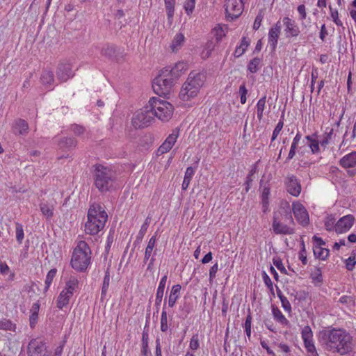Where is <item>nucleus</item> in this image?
I'll use <instances>...</instances> for the list:
<instances>
[{
	"instance_id": "f257e3e1",
	"label": "nucleus",
	"mask_w": 356,
	"mask_h": 356,
	"mask_svg": "<svg viewBox=\"0 0 356 356\" xmlns=\"http://www.w3.org/2000/svg\"><path fill=\"white\" fill-rule=\"evenodd\" d=\"M320 342L326 350L340 355H346L353 350V338L343 330L332 329L321 332Z\"/></svg>"
},
{
	"instance_id": "f03ea898",
	"label": "nucleus",
	"mask_w": 356,
	"mask_h": 356,
	"mask_svg": "<svg viewBox=\"0 0 356 356\" xmlns=\"http://www.w3.org/2000/svg\"><path fill=\"white\" fill-rule=\"evenodd\" d=\"M93 185L101 193H111L119 188L116 172L109 165L97 163L92 167Z\"/></svg>"
},
{
	"instance_id": "7ed1b4c3",
	"label": "nucleus",
	"mask_w": 356,
	"mask_h": 356,
	"mask_svg": "<svg viewBox=\"0 0 356 356\" xmlns=\"http://www.w3.org/2000/svg\"><path fill=\"white\" fill-rule=\"evenodd\" d=\"M92 264V251L84 241H78L70 260L71 267L76 272L86 273Z\"/></svg>"
},
{
	"instance_id": "20e7f679",
	"label": "nucleus",
	"mask_w": 356,
	"mask_h": 356,
	"mask_svg": "<svg viewBox=\"0 0 356 356\" xmlns=\"http://www.w3.org/2000/svg\"><path fill=\"white\" fill-rule=\"evenodd\" d=\"M85 223V232L87 234L96 235L102 231L108 220V215L104 208L98 204L90 206Z\"/></svg>"
},
{
	"instance_id": "39448f33",
	"label": "nucleus",
	"mask_w": 356,
	"mask_h": 356,
	"mask_svg": "<svg viewBox=\"0 0 356 356\" xmlns=\"http://www.w3.org/2000/svg\"><path fill=\"white\" fill-rule=\"evenodd\" d=\"M204 81L205 75L203 73L191 72L181 87L179 94V98L187 102L196 97Z\"/></svg>"
},
{
	"instance_id": "423d86ee",
	"label": "nucleus",
	"mask_w": 356,
	"mask_h": 356,
	"mask_svg": "<svg viewBox=\"0 0 356 356\" xmlns=\"http://www.w3.org/2000/svg\"><path fill=\"white\" fill-rule=\"evenodd\" d=\"M148 104L149 109L154 114V118H157L163 122H167L171 118L174 107L166 100L160 97H152L149 99Z\"/></svg>"
},
{
	"instance_id": "0eeeda50",
	"label": "nucleus",
	"mask_w": 356,
	"mask_h": 356,
	"mask_svg": "<svg viewBox=\"0 0 356 356\" xmlns=\"http://www.w3.org/2000/svg\"><path fill=\"white\" fill-rule=\"evenodd\" d=\"M79 289V280L77 277L71 275L65 282V286L61 290L56 298V307L59 309H63L67 307L70 300L72 299L74 293Z\"/></svg>"
},
{
	"instance_id": "6e6552de",
	"label": "nucleus",
	"mask_w": 356,
	"mask_h": 356,
	"mask_svg": "<svg viewBox=\"0 0 356 356\" xmlns=\"http://www.w3.org/2000/svg\"><path fill=\"white\" fill-rule=\"evenodd\" d=\"M174 85V79L164 70H161L152 82L154 92L159 96H166L170 94Z\"/></svg>"
},
{
	"instance_id": "1a4fd4ad",
	"label": "nucleus",
	"mask_w": 356,
	"mask_h": 356,
	"mask_svg": "<svg viewBox=\"0 0 356 356\" xmlns=\"http://www.w3.org/2000/svg\"><path fill=\"white\" fill-rule=\"evenodd\" d=\"M154 114L149 109L147 103L142 108L135 112L132 117L131 122L136 129L144 128L148 127L154 121Z\"/></svg>"
},
{
	"instance_id": "9d476101",
	"label": "nucleus",
	"mask_w": 356,
	"mask_h": 356,
	"mask_svg": "<svg viewBox=\"0 0 356 356\" xmlns=\"http://www.w3.org/2000/svg\"><path fill=\"white\" fill-rule=\"evenodd\" d=\"M282 28H284V30L286 32L289 31V18L288 17H285L282 22L278 21L269 30L268 35V44L272 51H274L276 49L277 40Z\"/></svg>"
},
{
	"instance_id": "9b49d317",
	"label": "nucleus",
	"mask_w": 356,
	"mask_h": 356,
	"mask_svg": "<svg viewBox=\"0 0 356 356\" xmlns=\"http://www.w3.org/2000/svg\"><path fill=\"white\" fill-rule=\"evenodd\" d=\"M248 0H225V8L227 18L232 21L243 13Z\"/></svg>"
},
{
	"instance_id": "f8f14e48",
	"label": "nucleus",
	"mask_w": 356,
	"mask_h": 356,
	"mask_svg": "<svg viewBox=\"0 0 356 356\" xmlns=\"http://www.w3.org/2000/svg\"><path fill=\"white\" fill-rule=\"evenodd\" d=\"M292 211L296 220L302 225H307L309 222V213L306 208L300 202L296 201L292 204Z\"/></svg>"
},
{
	"instance_id": "ddd939ff",
	"label": "nucleus",
	"mask_w": 356,
	"mask_h": 356,
	"mask_svg": "<svg viewBox=\"0 0 356 356\" xmlns=\"http://www.w3.org/2000/svg\"><path fill=\"white\" fill-rule=\"evenodd\" d=\"M302 338L309 356H318L313 341V334L309 326H305L302 332Z\"/></svg>"
},
{
	"instance_id": "4468645a",
	"label": "nucleus",
	"mask_w": 356,
	"mask_h": 356,
	"mask_svg": "<svg viewBox=\"0 0 356 356\" xmlns=\"http://www.w3.org/2000/svg\"><path fill=\"white\" fill-rule=\"evenodd\" d=\"M46 344L39 339L31 340L28 346V356H47Z\"/></svg>"
},
{
	"instance_id": "2eb2a0df",
	"label": "nucleus",
	"mask_w": 356,
	"mask_h": 356,
	"mask_svg": "<svg viewBox=\"0 0 356 356\" xmlns=\"http://www.w3.org/2000/svg\"><path fill=\"white\" fill-rule=\"evenodd\" d=\"M355 218L352 215H346L341 218L335 224L334 230L337 234L348 232L353 225Z\"/></svg>"
},
{
	"instance_id": "dca6fc26",
	"label": "nucleus",
	"mask_w": 356,
	"mask_h": 356,
	"mask_svg": "<svg viewBox=\"0 0 356 356\" xmlns=\"http://www.w3.org/2000/svg\"><path fill=\"white\" fill-rule=\"evenodd\" d=\"M188 69V65L187 63L179 61L170 69L169 67H166L163 70L166 74L175 80L179 79L182 74H185Z\"/></svg>"
},
{
	"instance_id": "f3484780",
	"label": "nucleus",
	"mask_w": 356,
	"mask_h": 356,
	"mask_svg": "<svg viewBox=\"0 0 356 356\" xmlns=\"http://www.w3.org/2000/svg\"><path fill=\"white\" fill-rule=\"evenodd\" d=\"M74 75V73L72 70V67L70 63H61L59 65L56 72V76L60 81H66L69 79L72 78Z\"/></svg>"
},
{
	"instance_id": "a211bd4d",
	"label": "nucleus",
	"mask_w": 356,
	"mask_h": 356,
	"mask_svg": "<svg viewBox=\"0 0 356 356\" xmlns=\"http://www.w3.org/2000/svg\"><path fill=\"white\" fill-rule=\"evenodd\" d=\"M178 138V133L173 131L171 134H170L165 141L162 143V145L158 149V153L159 154H165L169 152Z\"/></svg>"
},
{
	"instance_id": "6ab92c4d",
	"label": "nucleus",
	"mask_w": 356,
	"mask_h": 356,
	"mask_svg": "<svg viewBox=\"0 0 356 356\" xmlns=\"http://www.w3.org/2000/svg\"><path fill=\"white\" fill-rule=\"evenodd\" d=\"M178 138V133L173 131L171 134H170L165 141L162 143V145L158 149V153L159 154H165L169 152Z\"/></svg>"
},
{
	"instance_id": "aec40b11",
	"label": "nucleus",
	"mask_w": 356,
	"mask_h": 356,
	"mask_svg": "<svg viewBox=\"0 0 356 356\" xmlns=\"http://www.w3.org/2000/svg\"><path fill=\"white\" fill-rule=\"evenodd\" d=\"M29 129L27 122L23 119H17L12 123V131L15 135H26Z\"/></svg>"
},
{
	"instance_id": "412c9836",
	"label": "nucleus",
	"mask_w": 356,
	"mask_h": 356,
	"mask_svg": "<svg viewBox=\"0 0 356 356\" xmlns=\"http://www.w3.org/2000/svg\"><path fill=\"white\" fill-rule=\"evenodd\" d=\"M167 278L168 277L166 275L161 277L158 288L156 289L155 305L157 308V310L159 309V307H160L162 302L163 296L164 294V290L167 282Z\"/></svg>"
},
{
	"instance_id": "4be33fe9",
	"label": "nucleus",
	"mask_w": 356,
	"mask_h": 356,
	"mask_svg": "<svg viewBox=\"0 0 356 356\" xmlns=\"http://www.w3.org/2000/svg\"><path fill=\"white\" fill-rule=\"evenodd\" d=\"M181 286L180 284H175L172 286L170 295L168 299V305L169 307L172 308L177 300L180 297V291Z\"/></svg>"
},
{
	"instance_id": "5701e85b",
	"label": "nucleus",
	"mask_w": 356,
	"mask_h": 356,
	"mask_svg": "<svg viewBox=\"0 0 356 356\" xmlns=\"http://www.w3.org/2000/svg\"><path fill=\"white\" fill-rule=\"evenodd\" d=\"M339 164L344 168L356 166V152H352L343 156L339 161Z\"/></svg>"
},
{
	"instance_id": "b1692460",
	"label": "nucleus",
	"mask_w": 356,
	"mask_h": 356,
	"mask_svg": "<svg viewBox=\"0 0 356 356\" xmlns=\"http://www.w3.org/2000/svg\"><path fill=\"white\" fill-rule=\"evenodd\" d=\"M101 55L108 58H113L115 56L117 52V47L113 44H104L99 47Z\"/></svg>"
},
{
	"instance_id": "393cba45",
	"label": "nucleus",
	"mask_w": 356,
	"mask_h": 356,
	"mask_svg": "<svg viewBox=\"0 0 356 356\" xmlns=\"http://www.w3.org/2000/svg\"><path fill=\"white\" fill-rule=\"evenodd\" d=\"M228 27L227 25L224 24H217L213 29L212 33L216 38V40L218 42L221 41V40L226 35L227 33Z\"/></svg>"
},
{
	"instance_id": "a878e982",
	"label": "nucleus",
	"mask_w": 356,
	"mask_h": 356,
	"mask_svg": "<svg viewBox=\"0 0 356 356\" xmlns=\"http://www.w3.org/2000/svg\"><path fill=\"white\" fill-rule=\"evenodd\" d=\"M40 305L39 302H34L31 308L30 309V317H29V321H30V326L33 328L35 327V324L37 323L38 318V312L40 310Z\"/></svg>"
},
{
	"instance_id": "bb28decb",
	"label": "nucleus",
	"mask_w": 356,
	"mask_h": 356,
	"mask_svg": "<svg viewBox=\"0 0 356 356\" xmlns=\"http://www.w3.org/2000/svg\"><path fill=\"white\" fill-rule=\"evenodd\" d=\"M185 41V37L183 33H177L171 43L170 48L173 52L177 51L183 45Z\"/></svg>"
},
{
	"instance_id": "cd10ccee",
	"label": "nucleus",
	"mask_w": 356,
	"mask_h": 356,
	"mask_svg": "<svg viewBox=\"0 0 356 356\" xmlns=\"http://www.w3.org/2000/svg\"><path fill=\"white\" fill-rule=\"evenodd\" d=\"M195 174V169L193 167H188L186 170L184 180L181 184V188L183 191H186L190 184V182Z\"/></svg>"
},
{
	"instance_id": "c85d7f7f",
	"label": "nucleus",
	"mask_w": 356,
	"mask_h": 356,
	"mask_svg": "<svg viewBox=\"0 0 356 356\" xmlns=\"http://www.w3.org/2000/svg\"><path fill=\"white\" fill-rule=\"evenodd\" d=\"M249 44V40L246 37H243L241 41V44L236 47V49L234 52V56L236 58L242 56L246 51Z\"/></svg>"
},
{
	"instance_id": "c756f323",
	"label": "nucleus",
	"mask_w": 356,
	"mask_h": 356,
	"mask_svg": "<svg viewBox=\"0 0 356 356\" xmlns=\"http://www.w3.org/2000/svg\"><path fill=\"white\" fill-rule=\"evenodd\" d=\"M156 237L155 235H154L149 238L147 245L145 248V257H144L145 261H147L152 257V252L156 246Z\"/></svg>"
},
{
	"instance_id": "7c9ffc66",
	"label": "nucleus",
	"mask_w": 356,
	"mask_h": 356,
	"mask_svg": "<svg viewBox=\"0 0 356 356\" xmlns=\"http://www.w3.org/2000/svg\"><path fill=\"white\" fill-rule=\"evenodd\" d=\"M313 252L316 258L325 260L329 256L330 250L323 247H313Z\"/></svg>"
},
{
	"instance_id": "2f4dec72",
	"label": "nucleus",
	"mask_w": 356,
	"mask_h": 356,
	"mask_svg": "<svg viewBox=\"0 0 356 356\" xmlns=\"http://www.w3.org/2000/svg\"><path fill=\"white\" fill-rule=\"evenodd\" d=\"M168 330V315L166 312V300L164 301L161 315V331L167 332Z\"/></svg>"
},
{
	"instance_id": "473e14b6",
	"label": "nucleus",
	"mask_w": 356,
	"mask_h": 356,
	"mask_svg": "<svg viewBox=\"0 0 356 356\" xmlns=\"http://www.w3.org/2000/svg\"><path fill=\"white\" fill-rule=\"evenodd\" d=\"M110 279H111L110 270H109V268H107V269L105 272V275L104 277L102 287V292H101V298H104L106 295V293L108 291L109 284H110Z\"/></svg>"
},
{
	"instance_id": "72a5a7b5",
	"label": "nucleus",
	"mask_w": 356,
	"mask_h": 356,
	"mask_svg": "<svg viewBox=\"0 0 356 356\" xmlns=\"http://www.w3.org/2000/svg\"><path fill=\"white\" fill-rule=\"evenodd\" d=\"M269 195H270V188L268 187H264L261 193V203L263 211L266 212L268 209L269 205Z\"/></svg>"
},
{
	"instance_id": "f704fd0d",
	"label": "nucleus",
	"mask_w": 356,
	"mask_h": 356,
	"mask_svg": "<svg viewBox=\"0 0 356 356\" xmlns=\"http://www.w3.org/2000/svg\"><path fill=\"white\" fill-rule=\"evenodd\" d=\"M301 185L298 180L291 177V195L298 197L301 193Z\"/></svg>"
},
{
	"instance_id": "c9c22d12",
	"label": "nucleus",
	"mask_w": 356,
	"mask_h": 356,
	"mask_svg": "<svg viewBox=\"0 0 356 356\" xmlns=\"http://www.w3.org/2000/svg\"><path fill=\"white\" fill-rule=\"evenodd\" d=\"M149 336L147 332H143L142 334L141 353L143 356H149L150 352L149 349Z\"/></svg>"
},
{
	"instance_id": "e433bc0d",
	"label": "nucleus",
	"mask_w": 356,
	"mask_h": 356,
	"mask_svg": "<svg viewBox=\"0 0 356 356\" xmlns=\"http://www.w3.org/2000/svg\"><path fill=\"white\" fill-rule=\"evenodd\" d=\"M40 209L43 216L47 219L51 218L54 215V208L52 205H49L46 203H41L40 204Z\"/></svg>"
},
{
	"instance_id": "4c0bfd02",
	"label": "nucleus",
	"mask_w": 356,
	"mask_h": 356,
	"mask_svg": "<svg viewBox=\"0 0 356 356\" xmlns=\"http://www.w3.org/2000/svg\"><path fill=\"white\" fill-rule=\"evenodd\" d=\"M56 273H57V270L56 268H52L47 273V274L46 275L45 281H44V284H45V286L44 289V293H46L49 290L51 284H52V282H53L54 277H56Z\"/></svg>"
},
{
	"instance_id": "58836bf2",
	"label": "nucleus",
	"mask_w": 356,
	"mask_h": 356,
	"mask_svg": "<svg viewBox=\"0 0 356 356\" xmlns=\"http://www.w3.org/2000/svg\"><path fill=\"white\" fill-rule=\"evenodd\" d=\"M261 63V59L259 58H254L253 59L250 60L248 65V71H249L252 74H254L257 72V71L259 69V66Z\"/></svg>"
},
{
	"instance_id": "ea45409f",
	"label": "nucleus",
	"mask_w": 356,
	"mask_h": 356,
	"mask_svg": "<svg viewBox=\"0 0 356 356\" xmlns=\"http://www.w3.org/2000/svg\"><path fill=\"white\" fill-rule=\"evenodd\" d=\"M314 136H307L305 139L307 140L308 145L312 153L315 154L319 152V143Z\"/></svg>"
},
{
	"instance_id": "a19ab883",
	"label": "nucleus",
	"mask_w": 356,
	"mask_h": 356,
	"mask_svg": "<svg viewBox=\"0 0 356 356\" xmlns=\"http://www.w3.org/2000/svg\"><path fill=\"white\" fill-rule=\"evenodd\" d=\"M54 74L51 71L45 70L41 75V81L44 85L51 86L54 82Z\"/></svg>"
},
{
	"instance_id": "79ce46f5",
	"label": "nucleus",
	"mask_w": 356,
	"mask_h": 356,
	"mask_svg": "<svg viewBox=\"0 0 356 356\" xmlns=\"http://www.w3.org/2000/svg\"><path fill=\"white\" fill-rule=\"evenodd\" d=\"M175 2L165 3L167 18L170 24L172 23L173 20V16L175 13Z\"/></svg>"
},
{
	"instance_id": "37998d69",
	"label": "nucleus",
	"mask_w": 356,
	"mask_h": 356,
	"mask_svg": "<svg viewBox=\"0 0 356 356\" xmlns=\"http://www.w3.org/2000/svg\"><path fill=\"white\" fill-rule=\"evenodd\" d=\"M273 315L274 316V318L279 322L282 325L287 324L288 321L285 318V316L282 314V312L278 309L275 307H273L272 309Z\"/></svg>"
},
{
	"instance_id": "c03bdc74",
	"label": "nucleus",
	"mask_w": 356,
	"mask_h": 356,
	"mask_svg": "<svg viewBox=\"0 0 356 356\" xmlns=\"http://www.w3.org/2000/svg\"><path fill=\"white\" fill-rule=\"evenodd\" d=\"M266 96L261 98L257 104V118L261 120L263 117L264 111L266 105Z\"/></svg>"
},
{
	"instance_id": "a18cd8bd",
	"label": "nucleus",
	"mask_w": 356,
	"mask_h": 356,
	"mask_svg": "<svg viewBox=\"0 0 356 356\" xmlns=\"http://www.w3.org/2000/svg\"><path fill=\"white\" fill-rule=\"evenodd\" d=\"M196 0H186L184 3V9L185 10V13L187 14V15L191 16L195 7Z\"/></svg>"
},
{
	"instance_id": "49530a36",
	"label": "nucleus",
	"mask_w": 356,
	"mask_h": 356,
	"mask_svg": "<svg viewBox=\"0 0 356 356\" xmlns=\"http://www.w3.org/2000/svg\"><path fill=\"white\" fill-rule=\"evenodd\" d=\"M273 228L276 234H287L289 232V227L282 223L274 220L273 224Z\"/></svg>"
},
{
	"instance_id": "de8ad7c7",
	"label": "nucleus",
	"mask_w": 356,
	"mask_h": 356,
	"mask_svg": "<svg viewBox=\"0 0 356 356\" xmlns=\"http://www.w3.org/2000/svg\"><path fill=\"white\" fill-rule=\"evenodd\" d=\"M15 234L17 241L19 244H21L24 237V233L22 225L19 222L15 224Z\"/></svg>"
},
{
	"instance_id": "09e8293b",
	"label": "nucleus",
	"mask_w": 356,
	"mask_h": 356,
	"mask_svg": "<svg viewBox=\"0 0 356 356\" xmlns=\"http://www.w3.org/2000/svg\"><path fill=\"white\" fill-rule=\"evenodd\" d=\"M0 329L15 332L16 330V325L9 320H2L0 321Z\"/></svg>"
},
{
	"instance_id": "8fccbe9b",
	"label": "nucleus",
	"mask_w": 356,
	"mask_h": 356,
	"mask_svg": "<svg viewBox=\"0 0 356 356\" xmlns=\"http://www.w3.org/2000/svg\"><path fill=\"white\" fill-rule=\"evenodd\" d=\"M277 294L279 298L280 299L282 305L284 310L289 312V301L288 300L287 298L283 295L281 290L278 288H277Z\"/></svg>"
},
{
	"instance_id": "3c124183",
	"label": "nucleus",
	"mask_w": 356,
	"mask_h": 356,
	"mask_svg": "<svg viewBox=\"0 0 356 356\" xmlns=\"http://www.w3.org/2000/svg\"><path fill=\"white\" fill-rule=\"evenodd\" d=\"M200 348V340L197 334H195L192 336L189 343V348L191 350H196Z\"/></svg>"
},
{
	"instance_id": "603ef678",
	"label": "nucleus",
	"mask_w": 356,
	"mask_h": 356,
	"mask_svg": "<svg viewBox=\"0 0 356 356\" xmlns=\"http://www.w3.org/2000/svg\"><path fill=\"white\" fill-rule=\"evenodd\" d=\"M264 17V13L262 10H260L255 17L254 24H253V29L258 30L261 25V22L263 21Z\"/></svg>"
},
{
	"instance_id": "864d4df0",
	"label": "nucleus",
	"mask_w": 356,
	"mask_h": 356,
	"mask_svg": "<svg viewBox=\"0 0 356 356\" xmlns=\"http://www.w3.org/2000/svg\"><path fill=\"white\" fill-rule=\"evenodd\" d=\"M301 139V135L300 134H297L295 136L292 145H291V159L295 154V149H297L299 147V143Z\"/></svg>"
},
{
	"instance_id": "5fc2aeb1",
	"label": "nucleus",
	"mask_w": 356,
	"mask_h": 356,
	"mask_svg": "<svg viewBox=\"0 0 356 356\" xmlns=\"http://www.w3.org/2000/svg\"><path fill=\"white\" fill-rule=\"evenodd\" d=\"M335 219L332 216L327 217L325 221V227L327 231H332L335 227Z\"/></svg>"
},
{
	"instance_id": "6e6d98bb",
	"label": "nucleus",
	"mask_w": 356,
	"mask_h": 356,
	"mask_svg": "<svg viewBox=\"0 0 356 356\" xmlns=\"http://www.w3.org/2000/svg\"><path fill=\"white\" fill-rule=\"evenodd\" d=\"M356 264V256L355 254L346 260V267L348 270H353Z\"/></svg>"
},
{
	"instance_id": "4d7b16f0",
	"label": "nucleus",
	"mask_w": 356,
	"mask_h": 356,
	"mask_svg": "<svg viewBox=\"0 0 356 356\" xmlns=\"http://www.w3.org/2000/svg\"><path fill=\"white\" fill-rule=\"evenodd\" d=\"M238 92L240 94L241 103L244 104L246 102V95L248 94V90L246 89L245 84L240 86Z\"/></svg>"
},
{
	"instance_id": "13d9d810",
	"label": "nucleus",
	"mask_w": 356,
	"mask_h": 356,
	"mask_svg": "<svg viewBox=\"0 0 356 356\" xmlns=\"http://www.w3.org/2000/svg\"><path fill=\"white\" fill-rule=\"evenodd\" d=\"M251 323H252V317L250 315H248L246 317L245 323H244V329L245 332L246 333V335L248 337V338L251 336Z\"/></svg>"
},
{
	"instance_id": "bf43d9fd",
	"label": "nucleus",
	"mask_w": 356,
	"mask_h": 356,
	"mask_svg": "<svg viewBox=\"0 0 356 356\" xmlns=\"http://www.w3.org/2000/svg\"><path fill=\"white\" fill-rule=\"evenodd\" d=\"M330 14H331V17L333 19V21L337 25V26H343V23L339 19V17H338V11L337 10H333L331 7V6H330Z\"/></svg>"
},
{
	"instance_id": "052dcab7",
	"label": "nucleus",
	"mask_w": 356,
	"mask_h": 356,
	"mask_svg": "<svg viewBox=\"0 0 356 356\" xmlns=\"http://www.w3.org/2000/svg\"><path fill=\"white\" fill-rule=\"evenodd\" d=\"M218 270V263L214 264L209 270V282L211 283L213 279L216 277V273Z\"/></svg>"
},
{
	"instance_id": "680f3d73",
	"label": "nucleus",
	"mask_w": 356,
	"mask_h": 356,
	"mask_svg": "<svg viewBox=\"0 0 356 356\" xmlns=\"http://www.w3.org/2000/svg\"><path fill=\"white\" fill-rule=\"evenodd\" d=\"M71 129L73 131V133L76 136L82 135L86 131V129L83 127L78 125V124L72 125Z\"/></svg>"
},
{
	"instance_id": "e2e57ef3",
	"label": "nucleus",
	"mask_w": 356,
	"mask_h": 356,
	"mask_svg": "<svg viewBox=\"0 0 356 356\" xmlns=\"http://www.w3.org/2000/svg\"><path fill=\"white\" fill-rule=\"evenodd\" d=\"M302 250L299 253V259L301 260L302 263L305 265L307 264V256L305 255V248L303 240L301 241Z\"/></svg>"
},
{
	"instance_id": "0e129e2a",
	"label": "nucleus",
	"mask_w": 356,
	"mask_h": 356,
	"mask_svg": "<svg viewBox=\"0 0 356 356\" xmlns=\"http://www.w3.org/2000/svg\"><path fill=\"white\" fill-rule=\"evenodd\" d=\"M262 278H263L264 282L267 286V287L269 289L272 290L273 289V282H272L270 277L267 275V273L265 271L262 272Z\"/></svg>"
},
{
	"instance_id": "69168bd1",
	"label": "nucleus",
	"mask_w": 356,
	"mask_h": 356,
	"mask_svg": "<svg viewBox=\"0 0 356 356\" xmlns=\"http://www.w3.org/2000/svg\"><path fill=\"white\" fill-rule=\"evenodd\" d=\"M283 124H284L283 122H282L281 120H280V122L277 124V125L273 131V136H272L273 140L275 139L276 137L277 136V135L280 134V131L283 128Z\"/></svg>"
},
{
	"instance_id": "338daca9",
	"label": "nucleus",
	"mask_w": 356,
	"mask_h": 356,
	"mask_svg": "<svg viewBox=\"0 0 356 356\" xmlns=\"http://www.w3.org/2000/svg\"><path fill=\"white\" fill-rule=\"evenodd\" d=\"M274 265L280 270L281 272L286 273V270L282 264V261L280 259H274L273 260Z\"/></svg>"
},
{
	"instance_id": "774afa93",
	"label": "nucleus",
	"mask_w": 356,
	"mask_h": 356,
	"mask_svg": "<svg viewBox=\"0 0 356 356\" xmlns=\"http://www.w3.org/2000/svg\"><path fill=\"white\" fill-rule=\"evenodd\" d=\"M155 356H162L161 340L159 338L156 339Z\"/></svg>"
}]
</instances>
